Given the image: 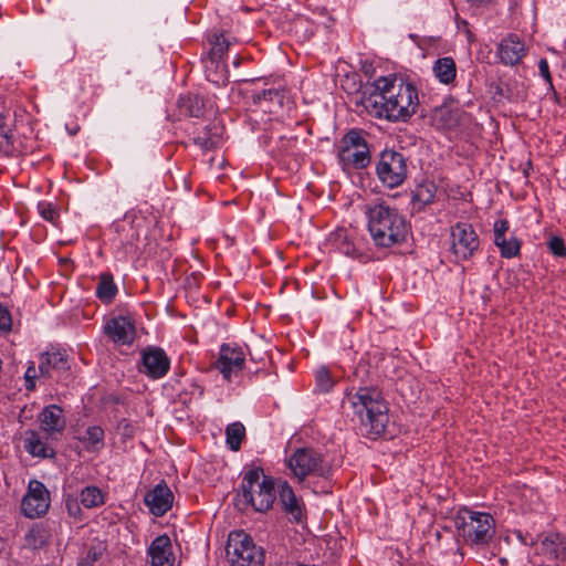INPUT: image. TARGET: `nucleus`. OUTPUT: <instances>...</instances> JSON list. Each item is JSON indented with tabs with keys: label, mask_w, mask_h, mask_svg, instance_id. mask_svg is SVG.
Returning <instances> with one entry per match:
<instances>
[{
	"label": "nucleus",
	"mask_w": 566,
	"mask_h": 566,
	"mask_svg": "<svg viewBox=\"0 0 566 566\" xmlns=\"http://www.w3.org/2000/svg\"><path fill=\"white\" fill-rule=\"evenodd\" d=\"M245 366V353L243 348L237 344L223 343L220 346L219 355L213 363L224 381L231 382Z\"/></svg>",
	"instance_id": "12"
},
{
	"label": "nucleus",
	"mask_w": 566,
	"mask_h": 566,
	"mask_svg": "<svg viewBox=\"0 0 566 566\" xmlns=\"http://www.w3.org/2000/svg\"><path fill=\"white\" fill-rule=\"evenodd\" d=\"M178 105L181 113L191 117H201L205 115L207 101L200 95L188 94L179 98Z\"/></svg>",
	"instance_id": "31"
},
{
	"label": "nucleus",
	"mask_w": 566,
	"mask_h": 566,
	"mask_svg": "<svg viewBox=\"0 0 566 566\" xmlns=\"http://www.w3.org/2000/svg\"><path fill=\"white\" fill-rule=\"evenodd\" d=\"M285 97V90L282 86H272L253 93L252 98L255 104L263 101L276 102L279 105L283 104Z\"/></svg>",
	"instance_id": "38"
},
{
	"label": "nucleus",
	"mask_w": 566,
	"mask_h": 566,
	"mask_svg": "<svg viewBox=\"0 0 566 566\" xmlns=\"http://www.w3.org/2000/svg\"><path fill=\"white\" fill-rule=\"evenodd\" d=\"M76 439L87 452L98 453L105 447V431L97 424L88 426L84 431L78 432Z\"/></svg>",
	"instance_id": "25"
},
{
	"label": "nucleus",
	"mask_w": 566,
	"mask_h": 566,
	"mask_svg": "<svg viewBox=\"0 0 566 566\" xmlns=\"http://www.w3.org/2000/svg\"><path fill=\"white\" fill-rule=\"evenodd\" d=\"M66 130L69 132L70 135L74 136L80 132V126L75 122L67 123Z\"/></svg>",
	"instance_id": "46"
},
{
	"label": "nucleus",
	"mask_w": 566,
	"mask_h": 566,
	"mask_svg": "<svg viewBox=\"0 0 566 566\" xmlns=\"http://www.w3.org/2000/svg\"><path fill=\"white\" fill-rule=\"evenodd\" d=\"M170 358L157 346H148L140 352L138 370L151 380L164 378L170 369Z\"/></svg>",
	"instance_id": "14"
},
{
	"label": "nucleus",
	"mask_w": 566,
	"mask_h": 566,
	"mask_svg": "<svg viewBox=\"0 0 566 566\" xmlns=\"http://www.w3.org/2000/svg\"><path fill=\"white\" fill-rule=\"evenodd\" d=\"M315 390L321 394H327L333 390L337 384V378L333 376L326 366H321L314 371Z\"/></svg>",
	"instance_id": "35"
},
{
	"label": "nucleus",
	"mask_w": 566,
	"mask_h": 566,
	"mask_svg": "<svg viewBox=\"0 0 566 566\" xmlns=\"http://www.w3.org/2000/svg\"><path fill=\"white\" fill-rule=\"evenodd\" d=\"M344 403H348L365 433L370 439L385 434L389 424V402L375 386H363L346 391Z\"/></svg>",
	"instance_id": "2"
},
{
	"label": "nucleus",
	"mask_w": 566,
	"mask_h": 566,
	"mask_svg": "<svg viewBox=\"0 0 566 566\" xmlns=\"http://www.w3.org/2000/svg\"><path fill=\"white\" fill-rule=\"evenodd\" d=\"M41 377L39 368H35V364L33 361L30 363L28 366L25 373H24V380H25V388L27 390L31 391L35 389V379Z\"/></svg>",
	"instance_id": "42"
},
{
	"label": "nucleus",
	"mask_w": 566,
	"mask_h": 566,
	"mask_svg": "<svg viewBox=\"0 0 566 566\" xmlns=\"http://www.w3.org/2000/svg\"><path fill=\"white\" fill-rule=\"evenodd\" d=\"M365 214L370 237L378 248H391L407 241L410 224L395 207L385 201L366 205Z\"/></svg>",
	"instance_id": "3"
},
{
	"label": "nucleus",
	"mask_w": 566,
	"mask_h": 566,
	"mask_svg": "<svg viewBox=\"0 0 566 566\" xmlns=\"http://www.w3.org/2000/svg\"><path fill=\"white\" fill-rule=\"evenodd\" d=\"M433 126L438 129H450L457 125V117L449 107L434 108L431 114Z\"/></svg>",
	"instance_id": "36"
},
{
	"label": "nucleus",
	"mask_w": 566,
	"mask_h": 566,
	"mask_svg": "<svg viewBox=\"0 0 566 566\" xmlns=\"http://www.w3.org/2000/svg\"><path fill=\"white\" fill-rule=\"evenodd\" d=\"M69 356L64 350H52L41 355L39 371L42 378L63 380L69 373Z\"/></svg>",
	"instance_id": "18"
},
{
	"label": "nucleus",
	"mask_w": 566,
	"mask_h": 566,
	"mask_svg": "<svg viewBox=\"0 0 566 566\" xmlns=\"http://www.w3.org/2000/svg\"><path fill=\"white\" fill-rule=\"evenodd\" d=\"M331 244L340 253L366 261L368 253L365 250L366 242L354 229L337 228L329 237Z\"/></svg>",
	"instance_id": "13"
},
{
	"label": "nucleus",
	"mask_w": 566,
	"mask_h": 566,
	"mask_svg": "<svg viewBox=\"0 0 566 566\" xmlns=\"http://www.w3.org/2000/svg\"><path fill=\"white\" fill-rule=\"evenodd\" d=\"M377 94L373 106L379 118L391 122H407L418 111L420 101L418 88L411 82L396 75L380 76L375 81Z\"/></svg>",
	"instance_id": "1"
},
{
	"label": "nucleus",
	"mask_w": 566,
	"mask_h": 566,
	"mask_svg": "<svg viewBox=\"0 0 566 566\" xmlns=\"http://www.w3.org/2000/svg\"><path fill=\"white\" fill-rule=\"evenodd\" d=\"M80 502L86 509L98 507L105 503V493L97 486H86L80 493Z\"/></svg>",
	"instance_id": "37"
},
{
	"label": "nucleus",
	"mask_w": 566,
	"mask_h": 566,
	"mask_svg": "<svg viewBox=\"0 0 566 566\" xmlns=\"http://www.w3.org/2000/svg\"><path fill=\"white\" fill-rule=\"evenodd\" d=\"M292 474L303 482L308 476L325 478L331 472V465L324 455L314 448H297L287 459Z\"/></svg>",
	"instance_id": "7"
},
{
	"label": "nucleus",
	"mask_w": 566,
	"mask_h": 566,
	"mask_svg": "<svg viewBox=\"0 0 566 566\" xmlns=\"http://www.w3.org/2000/svg\"><path fill=\"white\" fill-rule=\"evenodd\" d=\"M548 545H554V541L549 539V538H546L544 542H543V546L546 547Z\"/></svg>",
	"instance_id": "48"
},
{
	"label": "nucleus",
	"mask_w": 566,
	"mask_h": 566,
	"mask_svg": "<svg viewBox=\"0 0 566 566\" xmlns=\"http://www.w3.org/2000/svg\"><path fill=\"white\" fill-rule=\"evenodd\" d=\"M376 175L380 182L389 189L401 186L408 175L406 157L395 150H382L376 165Z\"/></svg>",
	"instance_id": "9"
},
{
	"label": "nucleus",
	"mask_w": 566,
	"mask_h": 566,
	"mask_svg": "<svg viewBox=\"0 0 566 566\" xmlns=\"http://www.w3.org/2000/svg\"><path fill=\"white\" fill-rule=\"evenodd\" d=\"M455 527L467 544L485 546L494 535L495 521L489 513L461 507L455 515Z\"/></svg>",
	"instance_id": "5"
},
{
	"label": "nucleus",
	"mask_w": 566,
	"mask_h": 566,
	"mask_svg": "<svg viewBox=\"0 0 566 566\" xmlns=\"http://www.w3.org/2000/svg\"><path fill=\"white\" fill-rule=\"evenodd\" d=\"M23 448L32 457L38 458H52L55 452L36 431L29 430L23 438Z\"/></svg>",
	"instance_id": "27"
},
{
	"label": "nucleus",
	"mask_w": 566,
	"mask_h": 566,
	"mask_svg": "<svg viewBox=\"0 0 566 566\" xmlns=\"http://www.w3.org/2000/svg\"><path fill=\"white\" fill-rule=\"evenodd\" d=\"M497 54L503 64L515 65L526 55V48L520 36L512 33L501 41Z\"/></svg>",
	"instance_id": "23"
},
{
	"label": "nucleus",
	"mask_w": 566,
	"mask_h": 566,
	"mask_svg": "<svg viewBox=\"0 0 566 566\" xmlns=\"http://www.w3.org/2000/svg\"><path fill=\"white\" fill-rule=\"evenodd\" d=\"M20 327V314L18 313L17 316H13L7 307H2V338L7 337L9 333H19Z\"/></svg>",
	"instance_id": "40"
},
{
	"label": "nucleus",
	"mask_w": 566,
	"mask_h": 566,
	"mask_svg": "<svg viewBox=\"0 0 566 566\" xmlns=\"http://www.w3.org/2000/svg\"><path fill=\"white\" fill-rule=\"evenodd\" d=\"M104 334L117 345H132L136 338L135 322L130 316L118 315L103 325Z\"/></svg>",
	"instance_id": "17"
},
{
	"label": "nucleus",
	"mask_w": 566,
	"mask_h": 566,
	"mask_svg": "<svg viewBox=\"0 0 566 566\" xmlns=\"http://www.w3.org/2000/svg\"><path fill=\"white\" fill-rule=\"evenodd\" d=\"M175 495L168 484L163 480L144 495V504L149 513L156 517L164 516L172 509Z\"/></svg>",
	"instance_id": "19"
},
{
	"label": "nucleus",
	"mask_w": 566,
	"mask_h": 566,
	"mask_svg": "<svg viewBox=\"0 0 566 566\" xmlns=\"http://www.w3.org/2000/svg\"><path fill=\"white\" fill-rule=\"evenodd\" d=\"M469 3L475 7H485L490 4L493 0H467Z\"/></svg>",
	"instance_id": "47"
},
{
	"label": "nucleus",
	"mask_w": 566,
	"mask_h": 566,
	"mask_svg": "<svg viewBox=\"0 0 566 566\" xmlns=\"http://www.w3.org/2000/svg\"><path fill=\"white\" fill-rule=\"evenodd\" d=\"M190 394L192 396H198V397H202L203 394H205V388L203 386H201L200 384L196 382V381H191L190 382Z\"/></svg>",
	"instance_id": "45"
},
{
	"label": "nucleus",
	"mask_w": 566,
	"mask_h": 566,
	"mask_svg": "<svg viewBox=\"0 0 566 566\" xmlns=\"http://www.w3.org/2000/svg\"><path fill=\"white\" fill-rule=\"evenodd\" d=\"M450 251L457 262L472 259L480 249V239L469 222L459 221L450 227Z\"/></svg>",
	"instance_id": "10"
},
{
	"label": "nucleus",
	"mask_w": 566,
	"mask_h": 566,
	"mask_svg": "<svg viewBox=\"0 0 566 566\" xmlns=\"http://www.w3.org/2000/svg\"><path fill=\"white\" fill-rule=\"evenodd\" d=\"M547 249L557 258H566V243L559 235H554L547 241Z\"/></svg>",
	"instance_id": "41"
},
{
	"label": "nucleus",
	"mask_w": 566,
	"mask_h": 566,
	"mask_svg": "<svg viewBox=\"0 0 566 566\" xmlns=\"http://www.w3.org/2000/svg\"><path fill=\"white\" fill-rule=\"evenodd\" d=\"M151 566H174L175 554L171 539L167 534L154 538L147 548Z\"/></svg>",
	"instance_id": "22"
},
{
	"label": "nucleus",
	"mask_w": 566,
	"mask_h": 566,
	"mask_svg": "<svg viewBox=\"0 0 566 566\" xmlns=\"http://www.w3.org/2000/svg\"><path fill=\"white\" fill-rule=\"evenodd\" d=\"M276 495H279L280 503L295 523H301L305 518V506L303 500L297 497L292 486L286 481L277 483Z\"/></svg>",
	"instance_id": "21"
},
{
	"label": "nucleus",
	"mask_w": 566,
	"mask_h": 566,
	"mask_svg": "<svg viewBox=\"0 0 566 566\" xmlns=\"http://www.w3.org/2000/svg\"><path fill=\"white\" fill-rule=\"evenodd\" d=\"M337 156L345 171L366 168L370 163V150L363 132L350 129L337 145Z\"/></svg>",
	"instance_id": "6"
},
{
	"label": "nucleus",
	"mask_w": 566,
	"mask_h": 566,
	"mask_svg": "<svg viewBox=\"0 0 566 566\" xmlns=\"http://www.w3.org/2000/svg\"><path fill=\"white\" fill-rule=\"evenodd\" d=\"M538 70L539 74L543 76L546 83H548L551 86L553 85L552 75L549 72V65L546 59H541L538 62Z\"/></svg>",
	"instance_id": "43"
},
{
	"label": "nucleus",
	"mask_w": 566,
	"mask_h": 566,
	"mask_svg": "<svg viewBox=\"0 0 566 566\" xmlns=\"http://www.w3.org/2000/svg\"><path fill=\"white\" fill-rule=\"evenodd\" d=\"M227 556L232 566H262L264 553L252 537L242 530L232 531L228 536Z\"/></svg>",
	"instance_id": "8"
},
{
	"label": "nucleus",
	"mask_w": 566,
	"mask_h": 566,
	"mask_svg": "<svg viewBox=\"0 0 566 566\" xmlns=\"http://www.w3.org/2000/svg\"><path fill=\"white\" fill-rule=\"evenodd\" d=\"M36 210L43 220L57 229L62 228L60 206L56 202L41 200L36 205Z\"/></svg>",
	"instance_id": "32"
},
{
	"label": "nucleus",
	"mask_w": 566,
	"mask_h": 566,
	"mask_svg": "<svg viewBox=\"0 0 566 566\" xmlns=\"http://www.w3.org/2000/svg\"><path fill=\"white\" fill-rule=\"evenodd\" d=\"M59 266H60V271L64 274V275H69L73 272L74 270V264H73V261L69 258H60L59 259Z\"/></svg>",
	"instance_id": "44"
},
{
	"label": "nucleus",
	"mask_w": 566,
	"mask_h": 566,
	"mask_svg": "<svg viewBox=\"0 0 566 566\" xmlns=\"http://www.w3.org/2000/svg\"><path fill=\"white\" fill-rule=\"evenodd\" d=\"M50 493L45 485L36 480L29 482L28 492L24 495L21 509L25 516L38 518L44 515L50 507Z\"/></svg>",
	"instance_id": "16"
},
{
	"label": "nucleus",
	"mask_w": 566,
	"mask_h": 566,
	"mask_svg": "<svg viewBox=\"0 0 566 566\" xmlns=\"http://www.w3.org/2000/svg\"><path fill=\"white\" fill-rule=\"evenodd\" d=\"M467 35H468V40H469L470 42H471V41H473V36H474V35H473V33H472L469 29L467 30Z\"/></svg>",
	"instance_id": "49"
},
{
	"label": "nucleus",
	"mask_w": 566,
	"mask_h": 566,
	"mask_svg": "<svg viewBox=\"0 0 566 566\" xmlns=\"http://www.w3.org/2000/svg\"><path fill=\"white\" fill-rule=\"evenodd\" d=\"M49 541V534L41 524L32 525L24 535V547L30 549L42 548Z\"/></svg>",
	"instance_id": "34"
},
{
	"label": "nucleus",
	"mask_w": 566,
	"mask_h": 566,
	"mask_svg": "<svg viewBox=\"0 0 566 566\" xmlns=\"http://www.w3.org/2000/svg\"><path fill=\"white\" fill-rule=\"evenodd\" d=\"M437 188L433 182H422L412 191L411 205L417 211L424 209L436 198Z\"/></svg>",
	"instance_id": "30"
},
{
	"label": "nucleus",
	"mask_w": 566,
	"mask_h": 566,
	"mask_svg": "<svg viewBox=\"0 0 566 566\" xmlns=\"http://www.w3.org/2000/svg\"><path fill=\"white\" fill-rule=\"evenodd\" d=\"M294 566H316V565H310V564H302V563H297V564H295Z\"/></svg>",
	"instance_id": "50"
},
{
	"label": "nucleus",
	"mask_w": 566,
	"mask_h": 566,
	"mask_svg": "<svg viewBox=\"0 0 566 566\" xmlns=\"http://www.w3.org/2000/svg\"><path fill=\"white\" fill-rule=\"evenodd\" d=\"M244 501L256 512H268L276 500L275 482L272 476L265 475L260 467L244 468L240 485Z\"/></svg>",
	"instance_id": "4"
},
{
	"label": "nucleus",
	"mask_w": 566,
	"mask_h": 566,
	"mask_svg": "<svg viewBox=\"0 0 566 566\" xmlns=\"http://www.w3.org/2000/svg\"><path fill=\"white\" fill-rule=\"evenodd\" d=\"M460 23H462L463 25L468 27V21H465V20H462Z\"/></svg>",
	"instance_id": "51"
},
{
	"label": "nucleus",
	"mask_w": 566,
	"mask_h": 566,
	"mask_svg": "<svg viewBox=\"0 0 566 566\" xmlns=\"http://www.w3.org/2000/svg\"><path fill=\"white\" fill-rule=\"evenodd\" d=\"M23 117H15L13 129L2 133V154L6 156H20L32 149L31 139L27 137V132L31 133V128Z\"/></svg>",
	"instance_id": "15"
},
{
	"label": "nucleus",
	"mask_w": 566,
	"mask_h": 566,
	"mask_svg": "<svg viewBox=\"0 0 566 566\" xmlns=\"http://www.w3.org/2000/svg\"><path fill=\"white\" fill-rule=\"evenodd\" d=\"M118 289L114 282V276L111 272H103L98 276V283L95 290L96 297L104 304H111Z\"/></svg>",
	"instance_id": "29"
},
{
	"label": "nucleus",
	"mask_w": 566,
	"mask_h": 566,
	"mask_svg": "<svg viewBox=\"0 0 566 566\" xmlns=\"http://www.w3.org/2000/svg\"><path fill=\"white\" fill-rule=\"evenodd\" d=\"M114 227L118 242L126 249L136 248L140 239L147 235V218L136 211L127 212Z\"/></svg>",
	"instance_id": "11"
},
{
	"label": "nucleus",
	"mask_w": 566,
	"mask_h": 566,
	"mask_svg": "<svg viewBox=\"0 0 566 566\" xmlns=\"http://www.w3.org/2000/svg\"><path fill=\"white\" fill-rule=\"evenodd\" d=\"M224 127L220 122H212L193 136L192 142L201 150L209 151L218 148L223 142Z\"/></svg>",
	"instance_id": "24"
},
{
	"label": "nucleus",
	"mask_w": 566,
	"mask_h": 566,
	"mask_svg": "<svg viewBox=\"0 0 566 566\" xmlns=\"http://www.w3.org/2000/svg\"><path fill=\"white\" fill-rule=\"evenodd\" d=\"M41 429L48 434L62 432L65 428L63 410L56 405L45 407L40 415Z\"/></svg>",
	"instance_id": "26"
},
{
	"label": "nucleus",
	"mask_w": 566,
	"mask_h": 566,
	"mask_svg": "<svg viewBox=\"0 0 566 566\" xmlns=\"http://www.w3.org/2000/svg\"><path fill=\"white\" fill-rule=\"evenodd\" d=\"M245 439V427L243 423L235 421L229 423L226 428V444L231 451H239Z\"/></svg>",
	"instance_id": "33"
},
{
	"label": "nucleus",
	"mask_w": 566,
	"mask_h": 566,
	"mask_svg": "<svg viewBox=\"0 0 566 566\" xmlns=\"http://www.w3.org/2000/svg\"><path fill=\"white\" fill-rule=\"evenodd\" d=\"M510 227L507 219H499L493 224V242L499 248L500 254L504 259H512L521 253L522 241L515 235H511L509 239L506 238Z\"/></svg>",
	"instance_id": "20"
},
{
	"label": "nucleus",
	"mask_w": 566,
	"mask_h": 566,
	"mask_svg": "<svg viewBox=\"0 0 566 566\" xmlns=\"http://www.w3.org/2000/svg\"><path fill=\"white\" fill-rule=\"evenodd\" d=\"M211 50L209 56L211 62L219 63L229 50V42L226 40L223 34H214L213 40L210 41Z\"/></svg>",
	"instance_id": "39"
},
{
	"label": "nucleus",
	"mask_w": 566,
	"mask_h": 566,
	"mask_svg": "<svg viewBox=\"0 0 566 566\" xmlns=\"http://www.w3.org/2000/svg\"><path fill=\"white\" fill-rule=\"evenodd\" d=\"M432 72L440 83L451 85L457 78V64L451 56L439 57L433 63Z\"/></svg>",
	"instance_id": "28"
}]
</instances>
